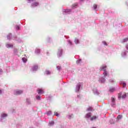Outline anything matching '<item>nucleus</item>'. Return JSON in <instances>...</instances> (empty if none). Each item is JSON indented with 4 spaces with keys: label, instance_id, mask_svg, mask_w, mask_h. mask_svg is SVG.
I'll use <instances>...</instances> for the list:
<instances>
[{
    "label": "nucleus",
    "instance_id": "nucleus-1",
    "mask_svg": "<svg viewBox=\"0 0 128 128\" xmlns=\"http://www.w3.org/2000/svg\"><path fill=\"white\" fill-rule=\"evenodd\" d=\"M126 97V92H121V93H120L118 94V98H124Z\"/></svg>",
    "mask_w": 128,
    "mask_h": 128
},
{
    "label": "nucleus",
    "instance_id": "nucleus-2",
    "mask_svg": "<svg viewBox=\"0 0 128 128\" xmlns=\"http://www.w3.org/2000/svg\"><path fill=\"white\" fill-rule=\"evenodd\" d=\"M22 92H23L22 90H16L14 91V94H16V96H18L20 94H22Z\"/></svg>",
    "mask_w": 128,
    "mask_h": 128
},
{
    "label": "nucleus",
    "instance_id": "nucleus-3",
    "mask_svg": "<svg viewBox=\"0 0 128 128\" xmlns=\"http://www.w3.org/2000/svg\"><path fill=\"white\" fill-rule=\"evenodd\" d=\"M82 86V84H80V82H79L76 86V92H80V86Z\"/></svg>",
    "mask_w": 128,
    "mask_h": 128
},
{
    "label": "nucleus",
    "instance_id": "nucleus-4",
    "mask_svg": "<svg viewBox=\"0 0 128 128\" xmlns=\"http://www.w3.org/2000/svg\"><path fill=\"white\" fill-rule=\"evenodd\" d=\"M92 112H88L86 114L85 118H92Z\"/></svg>",
    "mask_w": 128,
    "mask_h": 128
},
{
    "label": "nucleus",
    "instance_id": "nucleus-5",
    "mask_svg": "<svg viewBox=\"0 0 128 128\" xmlns=\"http://www.w3.org/2000/svg\"><path fill=\"white\" fill-rule=\"evenodd\" d=\"M38 92V94H44V90H42V89H38L37 90Z\"/></svg>",
    "mask_w": 128,
    "mask_h": 128
},
{
    "label": "nucleus",
    "instance_id": "nucleus-6",
    "mask_svg": "<svg viewBox=\"0 0 128 128\" xmlns=\"http://www.w3.org/2000/svg\"><path fill=\"white\" fill-rule=\"evenodd\" d=\"M106 66H102L100 68V71L102 72V70H104H104H106Z\"/></svg>",
    "mask_w": 128,
    "mask_h": 128
},
{
    "label": "nucleus",
    "instance_id": "nucleus-7",
    "mask_svg": "<svg viewBox=\"0 0 128 128\" xmlns=\"http://www.w3.org/2000/svg\"><path fill=\"white\" fill-rule=\"evenodd\" d=\"M111 100L113 106H114V104H116V98L114 97H112L111 98Z\"/></svg>",
    "mask_w": 128,
    "mask_h": 128
},
{
    "label": "nucleus",
    "instance_id": "nucleus-8",
    "mask_svg": "<svg viewBox=\"0 0 128 128\" xmlns=\"http://www.w3.org/2000/svg\"><path fill=\"white\" fill-rule=\"evenodd\" d=\"M98 118V117L96 116H94L90 118V120L91 121L94 120H96Z\"/></svg>",
    "mask_w": 128,
    "mask_h": 128
},
{
    "label": "nucleus",
    "instance_id": "nucleus-9",
    "mask_svg": "<svg viewBox=\"0 0 128 128\" xmlns=\"http://www.w3.org/2000/svg\"><path fill=\"white\" fill-rule=\"evenodd\" d=\"M6 48H12L14 46V45L12 44H6Z\"/></svg>",
    "mask_w": 128,
    "mask_h": 128
},
{
    "label": "nucleus",
    "instance_id": "nucleus-10",
    "mask_svg": "<svg viewBox=\"0 0 128 128\" xmlns=\"http://www.w3.org/2000/svg\"><path fill=\"white\" fill-rule=\"evenodd\" d=\"M38 66H34L32 67V70H38Z\"/></svg>",
    "mask_w": 128,
    "mask_h": 128
},
{
    "label": "nucleus",
    "instance_id": "nucleus-11",
    "mask_svg": "<svg viewBox=\"0 0 128 128\" xmlns=\"http://www.w3.org/2000/svg\"><path fill=\"white\" fill-rule=\"evenodd\" d=\"M104 72L103 75L104 76V78H106L108 74V71L106 70H104Z\"/></svg>",
    "mask_w": 128,
    "mask_h": 128
},
{
    "label": "nucleus",
    "instance_id": "nucleus-12",
    "mask_svg": "<svg viewBox=\"0 0 128 128\" xmlns=\"http://www.w3.org/2000/svg\"><path fill=\"white\" fill-rule=\"evenodd\" d=\"M78 6V3L74 4L72 5V8H76Z\"/></svg>",
    "mask_w": 128,
    "mask_h": 128
},
{
    "label": "nucleus",
    "instance_id": "nucleus-13",
    "mask_svg": "<svg viewBox=\"0 0 128 128\" xmlns=\"http://www.w3.org/2000/svg\"><path fill=\"white\" fill-rule=\"evenodd\" d=\"M58 52L59 54V56H62V50L61 49V50H58Z\"/></svg>",
    "mask_w": 128,
    "mask_h": 128
},
{
    "label": "nucleus",
    "instance_id": "nucleus-14",
    "mask_svg": "<svg viewBox=\"0 0 128 128\" xmlns=\"http://www.w3.org/2000/svg\"><path fill=\"white\" fill-rule=\"evenodd\" d=\"M87 110H88V112H92V107L89 106V107L87 108Z\"/></svg>",
    "mask_w": 128,
    "mask_h": 128
},
{
    "label": "nucleus",
    "instance_id": "nucleus-15",
    "mask_svg": "<svg viewBox=\"0 0 128 128\" xmlns=\"http://www.w3.org/2000/svg\"><path fill=\"white\" fill-rule=\"evenodd\" d=\"M38 6V3L37 2L32 4V6Z\"/></svg>",
    "mask_w": 128,
    "mask_h": 128
},
{
    "label": "nucleus",
    "instance_id": "nucleus-16",
    "mask_svg": "<svg viewBox=\"0 0 128 128\" xmlns=\"http://www.w3.org/2000/svg\"><path fill=\"white\" fill-rule=\"evenodd\" d=\"M100 82H102V83L104 82H106V78H102Z\"/></svg>",
    "mask_w": 128,
    "mask_h": 128
},
{
    "label": "nucleus",
    "instance_id": "nucleus-17",
    "mask_svg": "<svg viewBox=\"0 0 128 128\" xmlns=\"http://www.w3.org/2000/svg\"><path fill=\"white\" fill-rule=\"evenodd\" d=\"M2 118H6V116H8V114H2L1 115Z\"/></svg>",
    "mask_w": 128,
    "mask_h": 128
},
{
    "label": "nucleus",
    "instance_id": "nucleus-18",
    "mask_svg": "<svg viewBox=\"0 0 128 128\" xmlns=\"http://www.w3.org/2000/svg\"><path fill=\"white\" fill-rule=\"evenodd\" d=\"M118 120H120V118H122V115H118L117 117Z\"/></svg>",
    "mask_w": 128,
    "mask_h": 128
},
{
    "label": "nucleus",
    "instance_id": "nucleus-19",
    "mask_svg": "<svg viewBox=\"0 0 128 128\" xmlns=\"http://www.w3.org/2000/svg\"><path fill=\"white\" fill-rule=\"evenodd\" d=\"M122 84L123 88H126V82H122Z\"/></svg>",
    "mask_w": 128,
    "mask_h": 128
},
{
    "label": "nucleus",
    "instance_id": "nucleus-20",
    "mask_svg": "<svg viewBox=\"0 0 128 128\" xmlns=\"http://www.w3.org/2000/svg\"><path fill=\"white\" fill-rule=\"evenodd\" d=\"M114 90H115L114 88H110V92H114Z\"/></svg>",
    "mask_w": 128,
    "mask_h": 128
},
{
    "label": "nucleus",
    "instance_id": "nucleus-21",
    "mask_svg": "<svg viewBox=\"0 0 128 128\" xmlns=\"http://www.w3.org/2000/svg\"><path fill=\"white\" fill-rule=\"evenodd\" d=\"M94 10H96V8H98V5L94 4Z\"/></svg>",
    "mask_w": 128,
    "mask_h": 128
},
{
    "label": "nucleus",
    "instance_id": "nucleus-22",
    "mask_svg": "<svg viewBox=\"0 0 128 128\" xmlns=\"http://www.w3.org/2000/svg\"><path fill=\"white\" fill-rule=\"evenodd\" d=\"M22 60L24 62H26V58H22Z\"/></svg>",
    "mask_w": 128,
    "mask_h": 128
},
{
    "label": "nucleus",
    "instance_id": "nucleus-23",
    "mask_svg": "<svg viewBox=\"0 0 128 128\" xmlns=\"http://www.w3.org/2000/svg\"><path fill=\"white\" fill-rule=\"evenodd\" d=\"M54 116H58V112H54Z\"/></svg>",
    "mask_w": 128,
    "mask_h": 128
},
{
    "label": "nucleus",
    "instance_id": "nucleus-24",
    "mask_svg": "<svg viewBox=\"0 0 128 128\" xmlns=\"http://www.w3.org/2000/svg\"><path fill=\"white\" fill-rule=\"evenodd\" d=\"M74 42L76 44H78V40L77 39H75Z\"/></svg>",
    "mask_w": 128,
    "mask_h": 128
},
{
    "label": "nucleus",
    "instance_id": "nucleus-25",
    "mask_svg": "<svg viewBox=\"0 0 128 128\" xmlns=\"http://www.w3.org/2000/svg\"><path fill=\"white\" fill-rule=\"evenodd\" d=\"M102 44H104V46H108V44H106V41H103Z\"/></svg>",
    "mask_w": 128,
    "mask_h": 128
},
{
    "label": "nucleus",
    "instance_id": "nucleus-26",
    "mask_svg": "<svg viewBox=\"0 0 128 128\" xmlns=\"http://www.w3.org/2000/svg\"><path fill=\"white\" fill-rule=\"evenodd\" d=\"M54 121H52L51 122H50V126H52L54 125Z\"/></svg>",
    "mask_w": 128,
    "mask_h": 128
},
{
    "label": "nucleus",
    "instance_id": "nucleus-27",
    "mask_svg": "<svg viewBox=\"0 0 128 128\" xmlns=\"http://www.w3.org/2000/svg\"><path fill=\"white\" fill-rule=\"evenodd\" d=\"M46 74H50V71L48 70V71H46Z\"/></svg>",
    "mask_w": 128,
    "mask_h": 128
},
{
    "label": "nucleus",
    "instance_id": "nucleus-28",
    "mask_svg": "<svg viewBox=\"0 0 128 128\" xmlns=\"http://www.w3.org/2000/svg\"><path fill=\"white\" fill-rule=\"evenodd\" d=\"M36 98L38 100H40V96H36Z\"/></svg>",
    "mask_w": 128,
    "mask_h": 128
},
{
    "label": "nucleus",
    "instance_id": "nucleus-29",
    "mask_svg": "<svg viewBox=\"0 0 128 128\" xmlns=\"http://www.w3.org/2000/svg\"><path fill=\"white\" fill-rule=\"evenodd\" d=\"M16 30H20V26H16Z\"/></svg>",
    "mask_w": 128,
    "mask_h": 128
},
{
    "label": "nucleus",
    "instance_id": "nucleus-30",
    "mask_svg": "<svg viewBox=\"0 0 128 128\" xmlns=\"http://www.w3.org/2000/svg\"><path fill=\"white\" fill-rule=\"evenodd\" d=\"M48 114H52V111H49L47 112Z\"/></svg>",
    "mask_w": 128,
    "mask_h": 128
},
{
    "label": "nucleus",
    "instance_id": "nucleus-31",
    "mask_svg": "<svg viewBox=\"0 0 128 128\" xmlns=\"http://www.w3.org/2000/svg\"><path fill=\"white\" fill-rule=\"evenodd\" d=\"M128 38L124 39V42H128Z\"/></svg>",
    "mask_w": 128,
    "mask_h": 128
},
{
    "label": "nucleus",
    "instance_id": "nucleus-32",
    "mask_svg": "<svg viewBox=\"0 0 128 128\" xmlns=\"http://www.w3.org/2000/svg\"><path fill=\"white\" fill-rule=\"evenodd\" d=\"M34 0H28V2H32Z\"/></svg>",
    "mask_w": 128,
    "mask_h": 128
},
{
    "label": "nucleus",
    "instance_id": "nucleus-33",
    "mask_svg": "<svg viewBox=\"0 0 128 128\" xmlns=\"http://www.w3.org/2000/svg\"><path fill=\"white\" fill-rule=\"evenodd\" d=\"M67 12H72V10L68 9V10H67Z\"/></svg>",
    "mask_w": 128,
    "mask_h": 128
},
{
    "label": "nucleus",
    "instance_id": "nucleus-34",
    "mask_svg": "<svg viewBox=\"0 0 128 128\" xmlns=\"http://www.w3.org/2000/svg\"><path fill=\"white\" fill-rule=\"evenodd\" d=\"M126 48L128 50V45L126 46Z\"/></svg>",
    "mask_w": 128,
    "mask_h": 128
},
{
    "label": "nucleus",
    "instance_id": "nucleus-35",
    "mask_svg": "<svg viewBox=\"0 0 128 128\" xmlns=\"http://www.w3.org/2000/svg\"><path fill=\"white\" fill-rule=\"evenodd\" d=\"M2 94V90H0V94Z\"/></svg>",
    "mask_w": 128,
    "mask_h": 128
},
{
    "label": "nucleus",
    "instance_id": "nucleus-36",
    "mask_svg": "<svg viewBox=\"0 0 128 128\" xmlns=\"http://www.w3.org/2000/svg\"><path fill=\"white\" fill-rule=\"evenodd\" d=\"M124 56H126V52H124Z\"/></svg>",
    "mask_w": 128,
    "mask_h": 128
},
{
    "label": "nucleus",
    "instance_id": "nucleus-37",
    "mask_svg": "<svg viewBox=\"0 0 128 128\" xmlns=\"http://www.w3.org/2000/svg\"><path fill=\"white\" fill-rule=\"evenodd\" d=\"M70 44H72V42H70Z\"/></svg>",
    "mask_w": 128,
    "mask_h": 128
},
{
    "label": "nucleus",
    "instance_id": "nucleus-38",
    "mask_svg": "<svg viewBox=\"0 0 128 128\" xmlns=\"http://www.w3.org/2000/svg\"><path fill=\"white\" fill-rule=\"evenodd\" d=\"M76 64H78V61L76 62Z\"/></svg>",
    "mask_w": 128,
    "mask_h": 128
},
{
    "label": "nucleus",
    "instance_id": "nucleus-39",
    "mask_svg": "<svg viewBox=\"0 0 128 128\" xmlns=\"http://www.w3.org/2000/svg\"><path fill=\"white\" fill-rule=\"evenodd\" d=\"M111 82H114V80H111Z\"/></svg>",
    "mask_w": 128,
    "mask_h": 128
},
{
    "label": "nucleus",
    "instance_id": "nucleus-40",
    "mask_svg": "<svg viewBox=\"0 0 128 128\" xmlns=\"http://www.w3.org/2000/svg\"><path fill=\"white\" fill-rule=\"evenodd\" d=\"M10 36H12L10 34Z\"/></svg>",
    "mask_w": 128,
    "mask_h": 128
}]
</instances>
